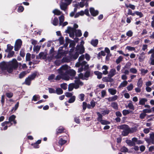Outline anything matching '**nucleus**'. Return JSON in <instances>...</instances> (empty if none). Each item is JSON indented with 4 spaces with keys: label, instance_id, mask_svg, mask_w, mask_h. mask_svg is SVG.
Segmentation results:
<instances>
[{
    "label": "nucleus",
    "instance_id": "f257e3e1",
    "mask_svg": "<svg viewBox=\"0 0 154 154\" xmlns=\"http://www.w3.org/2000/svg\"><path fill=\"white\" fill-rule=\"evenodd\" d=\"M70 67L66 65L61 66L57 70L58 73L63 76V79L66 81L69 80L70 79L68 75L69 69Z\"/></svg>",
    "mask_w": 154,
    "mask_h": 154
},
{
    "label": "nucleus",
    "instance_id": "f03ea898",
    "mask_svg": "<svg viewBox=\"0 0 154 154\" xmlns=\"http://www.w3.org/2000/svg\"><path fill=\"white\" fill-rule=\"evenodd\" d=\"M56 54V52L54 51V49L52 48L50 50L49 53V55L47 57V59L49 61H51L55 57L56 58H60L62 55V52H59L57 55L55 56Z\"/></svg>",
    "mask_w": 154,
    "mask_h": 154
},
{
    "label": "nucleus",
    "instance_id": "7ed1b4c3",
    "mask_svg": "<svg viewBox=\"0 0 154 154\" xmlns=\"http://www.w3.org/2000/svg\"><path fill=\"white\" fill-rule=\"evenodd\" d=\"M75 83H71L69 85L68 89L69 91H72L74 88H78L79 86H82L83 84V83L78 79L75 80Z\"/></svg>",
    "mask_w": 154,
    "mask_h": 154
},
{
    "label": "nucleus",
    "instance_id": "20e7f679",
    "mask_svg": "<svg viewBox=\"0 0 154 154\" xmlns=\"http://www.w3.org/2000/svg\"><path fill=\"white\" fill-rule=\"evenodd\" d=\"M76 52L73 57L74 59H76L79 56V54H81L84 53L85 49L84 46L82 45L77 46L76 48Z\"/></svg>",
    "mask_w": 154,
    "mask_h": 154
},
{
    "label": "nucleus",
    "instance_id": "39448f33",
    "mask_svg": "<svg viewBox=\"0 0 154 154\" xmlns=\"http://www.w3.org/2000/svg\"><path fill=\"white\" fill-rule=\"evenodd\" d=\"M118 128L123 130L122 134L124 136L127 135L129 133L128 130L129 126L127 125H123L119 126L118 127Z\"/></svg>",
    "mask_w": 154,
    "mask_h": 154
},
{
    "label": "nucleus",
    "instance_id": "423d86ee",
    "mask_svg": "<svg viewBox=\"0 0 154 154\" xmlns=\"http://www.w3.org/2000/svg\"><path fill=\"white\" fill-rule=\"evenodd\" d=\"M16 118V116L14 115H11L9 118V121H5L3 122L2 124V125L3 126L5 125H7L9 123H10L11 125H12V123H11V122H13V123L14 124H16L17 123V122L15 120Z\"/></svg>",
    "mask_w": 154,
    "mask_h": 154
},
{
    "label": "nucleus",
    "instance_id": "0eeeda50",
    "mask_svg": "<svg viewBox=\"0 0 154 154\" xmlns=\"http://www.w3.org/2000/svg\"><path fill=\"white\" fill-rule=\"evenodd\" d=\"M65 32L66 33L69 34V36L71 38H73L74 37V32H75V30L74 28L70 27H68L67 29L66 30Z\"/></svg>",
    "mask_w": 154,
    "mask_h": 154
},
{
    "label": "nucleus",
    "instance_id": "6e6552de",
    "mask_svg": "<svg viewBox=\"0 0 154 154\" xmlns=\"http://www.w3.org/2000/svg\"><path fill=\"white\" fill-rule=\"evenodd\" d=\"M22 44V41L20 39L17 40L15 43L14 45V50L17 51L20 48Z\"/></svg>",
    "mask_w": 154,
    "mask_h": 154
},
{
    "label": "nucleus",
    "instance_id": "1a4fd4ad",
    "mask_svg": "<svg viewBox=\"0 0 154 154\" xmlns=\"http://www.w3.org/2000/svg\"><path fill=\"white\" fill-rule=\"evenodd\" d=\"M90 76V72L88 71H87L85 73L84 75L82 73H80L79 75V78L82 79L87 80L88 78Z\"/></svg>",
    "mask_w": 154,
    "mask_h": 154
},
{
    "label": "nucleus",
    "instance_id": "9d476101",
    "mask_svg": "<svg viewBox=\"0 0 154 154\" xmlns=\"http://www.w3.org/2000/svg\"><path fill=\"white\" fill-rule=\"evenodd\" d=\"M85 58L84 55H82L79 58L78 61L77 62L75 65V66L77 67H78L80 66L81 63L84 61L83 60Z\"/></svg>",
    "mask_w": 154,
    "mask_h": 154
},
{
    "label": "nucleus",
    "instance_id": "9b49d317",
    "mask_svg": "<svg viewBox=\"0 0 154 154\" xmlns=\"http://www.w3.org/2000/svg\"><path fill=\"white\" fill-rule=\"evenodd\" d=\"M90 12L92 15L95 16L98 14L99 12L97 10H95L94 8H91L90 9Z\"/></svg>",
    "mask_w": 154,
    "mask_h": 154
},
{
    "label": "nucleus",
    "instance_id": "f8f14e48",
    "mask_svg": "<svg viewBox=\"0 0 154 154\" xmlns=\"http://www.w3.org/2000/svg\"><path fill=\"white\" fill-rule=\"evenodd\" d=\"M80 66L82 67H84V70H87L89 68V66L88 64H87V62L85 61H83L82 63H81Z\"/></svg>",
    "mask_w": 154,
    "mask_h": 154
},
{
    "label": "nucleus",
    "instance_id": "ddd939ff",
    "mask_svg": "<svg viewBox=\"0 0 154 154\" xmlns=\"http://www.w3.org/2000/svg\"><path fill=\"white\" fill-rule=\"evenodd\" d=\"M60 7L61 10L66 11V10L67 8L68 5L67 4L63 3H61L60 4Z\"/></svg>",
    "mask_w": 154,
    "mask_h": 154
},
{
    "label": "nucleus",
    "instance_id": "4468645a",
    "mask_svg": "<svg viewBox=\"0 0 154 154\" xmlns=\"http://www.w3.org/2000/svg\"><path fill=\"white\" fill-rule=\"evenodd\" d=\"M116 74V70L114 69H111L109 72V76L110 77H112L114 76Z\"/></svg>",
    "mask_w": 154,
    "mask_h": 154
},
{
    "label": "nucleus",
    "instance_id": "2eb2a0df",
    "mask_svg": "<svg viewBox=\"0 0 154 154\" xmlns=\"http://www.w3.org/2000/svg\"><path fill=\"white\" fill-rule=\"evenodd\" d=\"M128 83L127 81L125 80L122 82L120 84V85L119 86L118 88H121L126 86Z\"/></svg>",
    "mask_w": 154,
    "mask_h": 154
},
{
    "label": "nucleus",
    "instance_id": "dca6fc26",
    "mask_svg": "<svg viewBox=\"0 0 154 154\" xmlns=\"http://www.w3.org/2000/svg\"><path fill=\"white\" fill-rule=\"evenodd\" d=\"M147 101V100L146 98H140L139 99V104L141 105H144Z\"/></svg>",
    "mask_w": 154,
    "mask_h": 154
},
{
    "label": "nucleus",
    "instance_id": "f3484780",
    "mask_svg": "<svg viewBox=\"0 0 154 154\" xmlns=\"http://www.w3.org/2000/svg\"><path fill=\"white\" fill-rule=\"evenodd\" d=\"M109 93L112 95H114L116 94L117 91L116 89L113 88H110L108 89Z\"/></svg>",
    "mask_w": 154,
    "mask_h": 154
},
{
    "label": "nucleus",
    "instance_id": "a211bd4d",
    "mask_svg": "<svg viewBox=\"0 0 154 154\" xmlns=\"http://www.w3.org/2000/svg\"><path fill=\"white\" fill-rule=\"evenodd\" d=\"M145 53L143 52L140 54L139 57V60L140 62H142L143 61L145 58Z\"/></svg>",
    "mask_w": 154,
    "mask_h": 154
},
{
    "label": "nucleus",
    "instance_id": "6ab92c4d",
    "mask_svg": "<svg viewBox=\"0 0 154 154\" xmlns=\"http://www.w3.org/2000/svg\"><path fill=\"white\" fill-rule=\"evenodd\" d=\"M94 74L97 75V78L100 79H101L102 77V73L98 71H96L94 72Z\"/></svg>",
    "mask_w": 154,
    "mask_h": 154
},
{
    "label": "nucleus",
    "instance_id": "aec40b11",
    "mask_svg": "<svg viewBox=\"0 0 154 154\" xmlns=\"http://www.w3.org/2000/svg\"><path fill=\"white\" fill-rule=\"evenodd\" d=\"M102 69H104L103 71V73L104 75H106L108 73L107 70L108 69V67L106 65L103 66L102 67Z\"/></svg>",
    "mask_w": 154,
    "mask_h": 154
},
{
    "label": "nucleus",
    "instance_id": "412c9836",
    "mask_svg": "<svg viewBox=\"0 0 154 154\" xmlns=\"http://www.w3.org/2000/svg\"><path fill=\"white\" fill-rule=\"evenodd\" d=\"M52 12L55 15H60L62 13V12L59 10L57 9H55L53 10Z\"/></svg>",
    "mask_w": 154,
    "mask_h": 154
},
{
    "label": "nucleus",
    "instance_id": "4be33fe9",
    "mask_svg": "<svg viewBox=\"0 0 154 154\" xmlns=\"http://www.w3.org/2000/svg\"><path fill=\"white\" fill-rule=\"evenodd\" d=\"M118 98V97L117 95H114V96L109 97L107 98L108 100L109 101H112L116 100Z\"/></svg>",
    "mask_w": 154,
    "mask_h": 154
},
{
    "label": "nucleus",
    "instance_id": "5701e85b",
    "mask_svg": "<svg viewBox=\"0 0 154 154\" xmlns=\"http://www.w3.org/2000/svg\"><path fill=\"white\" fill-rule=\"evenodd\" d=\"M41 47V46L39 45L34 46L33 48V51L35 52L37 54L38 52Z\"/></svg>",
    "mask_w": 154,
    "mask_h": 154
},
{
    "label": "nucleus",
    "instance_id": "b1692460",
    "mask_svg": "<svg viewBox=\"0 0 154 154\" xmlns=\"http://www.w3.org/2000/svg\"><path fill=\"white\" fill-rule=\"evenodd\" d=\"M18 67H19V69H24L27 68V66L25 64H22L20 63H18Z\"/></svg>",
    "mask_w": 154,
    "mask_h": 154
},
{
    "label": "nucleus",
    "instance_id": "393cba45",
    "mask_svg": "<svg viewBox=\"0 0 154 154\" xmlns=\"http://www.w3.org/2000/svg\"><path fill=\"white\" fill-rule=\"evenodd\" d=\"M79 7L81 8H83L85 5L86 6V7L88 6V4L86 2L85 3V1H82V2H80L79 3Z\"/></svg>",
    "mask_w": 154,
    "mask_h": 154
},
{
    "label": "nucleus",
    "instance_id": "a878e982",
    "mask_svg": "<svg viewBox=\"0 0 154 154\" xmlns=\"http://www.w3.org/2000/svg\"><path fill=\"white\" fill-rule=\"evenodd\" d=\"M127 106L131 109L132 110H134V106L131 101H129V102L128 103Z\"/></svg>",
    "mask_w": 154,
    "mask_h": 154
},
{
    "label": "nucleus",
    "instance_id": "bb28decb",
    "mask_svg": "<svg viewBox=\"0 0 154 154\" xmlns=\"http://www.w3.org/2000/svg\"><path fill=\"white\" fill-rule=\"evenodd\" d=\"M37 75V73L36 72H35L32 73L31 75L29 76L28 77V78L32 81V80H33L35 78V77L36 75Z\"/></svg>",
    "mask_w": 154,
    "mask_h": 154
},
{
    "label": "nucleus",
    "instance_id": "cd10ccee",
    "mask_svg": "<svg viewBox=\"0 0 154 154\" xmlns=\"http://www.w3.org/2000/svg\"><path fill=\"white\" fill-rule=\"evenodd\" d=\"M143 81L141 78H140L139 79L137 83V85L138 87L141 88L143 85Z\"/></svg>",
    "mask_w": 154,
    "mask_h": 154
},
{
    "label": "nucleus",
    "instance_id": "c85d7f7f",
    "mask_svg": "<svg viewBox=\"0 0 154 154\" xmlns=\"http://www.w3.org/2000/svg\"><path fill=\"white\" fill-rule=\"evenodd\" d=\"M13 48V47L11 46L10 45H7V49L5 50V51L8 52L10 51H11Z\"/></svg>",
    "mask_w": 154,
    "mask_h": 154
},
{
    "label": "nucleus",
    "instance_id": "c756f323",
    "mask_svg": "<svg viewBox=\"0 0 154 154\" xmlns=\"http://www.w3.org/2000/svg\"><path fill=\"white\" fill-rule=\"evenodd\" d=\"M98 43V40L97 39L92 40L91 41V44L93 46L95 47L97 45Z\"/></svg>",
    "mask_w": 154,
    "mask_h": 154
},
{
    "label": "nucleus",
    "instance_id": "7c9ffc66",
    "mask_svg": "<svg viewBox=\"0 0 154 154\" xmlns=\"http://www.w3.org/2000/svg\"><path fill=\"white\" fill-rule=\"evenodd\" d=\"M76 72L73 69H69V74L71 76H74L76 74Z\"/></svg>",
    "mask_w": 154,
    "mask_h": 154
},
{
    "label": "nucleus",
    "instance_id": "2f4dec72",
    "mask_svg": "<svg viewBox=\"0 0 154 154\" xmlns=\"http://www.w3.org/2000/svg\"><path fill=\"white\" fill-rule=\"evenodd\" d=\"M52 23L54 26H57V25L58 23V19L56 17H55L53 20Z\"/></svg>",
    "mask_w": 154,
    "mask_h": 154
},
{
    "label": "nucleus",
    "instance_id": "473e14b6",
    "mask_svg": "<svg viewBox=\"0 0 154 154\" xmlns=\"http://www.w3.org/2000/svg\"><path fill=\"white\" fill-rule=\"evenodd\" d=\"M40 58L41 59H45L46 57V55L43 52H41L39 54Z\"/></svg>",
    "mask_w": 154,
    "mask_h": 154
},
{
    "label": "nucleus",
    "instance_id": "72a5a7b5",
    "mask_svg": "<svg viewBox=\"0 0 154 154\" xmlns=\"http://www.w3.org/2000/svg\"><path fill=\"white\" fill-rule=\"evenodd\" d=\"M60 21V26H61L64 20V17L63 15H61L59 17Z\"/></svg>",
    "mask_w": 154,
    "mask_h": 154
},
{
    "label": "nucleus",
    "instance_id": "f704fd0d",
    "mask_svg": "<svg viewBox=\"0 0 154 154\" xmlns=\"http://www.w3.org/2000/svg\"><path fill=\"white\" fill-rule=\"evenodd\" d=\"M111 106L114 109L118 110V107L117 104L115 102H113L111 103Z\"/></svg>",
    "mask_w": 154,
    "mask_h": 154
},
{
    "label": "nucleus",
    "instance_id": "c9c22d12",
    "mask_svg": "<svg viewBox=\"0 0 154 154\" xmlns=\"http://www.w3.org/2000/svg\"><path fill=\"white\" fill-rule=\"evenodd\" d=\"M55 92L58 94H62L63 93V91L61 89L58 88L56 89Z\"/></svg>",
    "mask_w": 154,
    "mask_h": 154
},
{
    "label": "nucleus",
    "instance_id": "e433bc0d",
    "mask_svg": "<svg viewBox=\"0 0 154 154\" xmlns=\"http://www.w3.org/2000/svg\"><path fill=\"white\" fill-rule=\"evenodd\" d=\"M75 35L77 36L80 37L82 35L81 31L80 30L78 29L76 30H75Z\"/></svg>",
    "mask_w": 154,
    "mask_h": 154
},
{
    "label": "nucleus",
    "instance_id": "4c0bfd02",
    "mask_svg": "<svg viewBox=\"0 0 154 154\" xmlns=\"http://www.w3.org/2000/svg\"><path fill=\"white\" fill-rule=\"evenodd\" d=\"M126 49L128 50L129 51H135L136 49L135 48L131 47L130 46H127L126 48Z\"/></svg>",
    "mask_w": 154,
    "mask_h": 154
},
{
    "label": "nucleus",
    "instance_id": "58836bf2",
    "mask_svg": "<svg viewBox=\"0 0 154 154\" xmlns=\"http://www.w3.org/2000/svg\"><path fill=\"white\" fill-rule=\"evenodd\" d=\"M141 72V74L142 75H144L146 74L148 72V70L147 69H141L140 70Z\"/></svg>",
    "mask_w": 154,
    "mask_h": 154
},
{
    "label": "nucleus",
    "instance_id": "ea45409f",
    "mask_svg": "<svg viewBox=\"0 0 154 154\" xmlns=\"http://www.w3.org/2000/svg\"><path fill=\"white\" fill-rule=\"evenodd\" d=\"M48 79V80L50 81H54V80H55V75L54 74H51L49 76Z\"/></svg>",
    "mask_w": 154,
    "mask_h": 154
},
{
    "label": "nucleus",
    "instance_id": "a19ab883",
    "mask_svg": "<svg viewBox=\"0 0 154 154\" xmlns=\"http://www.w3.org/2000/svg\"><path fill=\"white\" fill-rule=\"evenodd\" d=\"M73 5L74 7H75L74 8L75 11H76L77 8H79L80 7L79 3L75 2L73 4Z\"/></svg>",
    "mask_w": 154,
    "mask_h": 154
},
{
    "label": "nucleus",
    "instance_id": "79ce46f5",
    "mask_svg": "<svg viewBox=\"0 0 154 154\" xmlns=\"http://www.w3.org/2000/svg\"><path fill=\"white\" fill-rule=\"evenodd\" d=\"M123 59V57L122 56H120L119 57L116 59V63L117 64L119 63L120 62L122 61Z\"/></svg>",
    "mask_w": 154,
    "mask_h": 154
},
{
    "label": "nucleus",
    "instance_id": "37998d69",
    "mask_svg": "<svg viewBox=\"0 0 154 154\" xmlns=\"http://www.w3.org/2000/svg\"><path fill=\"white\" fill-rule=\"evenodd\" d=\"M97 114L98 116V117L97 119L98 121L100 122L102 120V116L99 112H97Z\"/></svg>",
    "mask_w": 154,
    "mask_h": 154
},
{
    "label": "nucleus",
    "instance_id": "c03bdc74",
    "mask_svg": "<svg viewBox=\"0 0 154 154\" xmlns=\"http://www.w3.org/2000/svg\"><path fill=\"white\" fill-rule=\"evenodd\" d=\"M126 142L130 146H134V144L133 143L132 140H126Z\"/></svg>",
    "mask_w": 154,
    "mask_h": 154
},
{
    "label": "nucleus",
    "instance_id": "a18cd8bd",
    "mask_svg": "<svg viewBox=\"0 0 154 154\" xmlns=\"http://www.w3.org/2000/svg\"><path fill=\"white\" fill-rule=\"evenodd\" d=\"M40 97L38 95H34L32 97V100L36 101L39 99Z\"/></svg>",
    "mask_w": 154,
    "mask_h": 154
},
{
    "label": "nucleus",
    "instance_id": "49530a36",
    "mask_svg": "<svg viewBox=\"0 0 154 154\" xmlns=\"http://www.w3.org/2000/svg\"><path fill=\"white\" fill-rule=\"evenodd\" d=\"M64 130V128L63 127H59L57 128V133H62Z\"/></svg>",
    "mask_w": 154,
    "mask_h": 154
},
{
    "label": "nucleus",
    "instance_id": "de8ad7c7",
    "mask_svg": "<svg viewBox=\"0 0 154 154\" xmlns=\"http://www.w3.org/2000/svg\"><path fill=\"white\" fill-rule=\"evenodd\" d=\"M26 74L25 71H23L20 73L19 75V78L20 79L23 77Z\"/></svg>",
    "mask_w": 154,
    "mask_h": 154
},
{
    "label": "nucleus",
    "instance_id": "09e8293b",
    "mask_svg": "<svg viewBox=\"0 0 154 154\" xmlns=\"http://www.w3.org/2000/svg\"><path fill=\"white\" fill-rule=\"evenodd\" d=\"M129 133H133L134 132H135L137 131V129L135 128H130L129 127Z\"/></svg>",
    "mask_w": 154,
    "mask_h": 154
},
{
    "label": "nucleus",
    "instance_id": "8fccbe9b",
    "mask_svg": "<svg viewBox=\"0 0 154 154\" xmlns=\"http://www.w3.org/2000/svg\"><path fill=\"white\" fill-rule=\"evenodd\" d=\"M133 85L131 84L127 87V89L128 91H131L133 89Z\"/></svg>",
    "mask_w": 154,
    "mask_h": 154
},
{
    "label": "nucleus",
    "instance_id": "3c124183",
    "mask_svg": "<svg viewBox=\"0 0 154 154\" xmlns=\"http://www.w3.org/2000/svg\"><path fill=\"white\" fill-rule=\"evenodd\" d=\"M75 96H73L71 97V98H70L68 101V102L69 103H71L73 102L75 100Z\"/></svg>",
    "mask_w": 154,
    "mask_h": 154
},
{
    "label": "nucleus",
    "instance_id": "603ef678",
    "mask_svg": "<svg viewBox=\"0 0 154 154\" xmlns=\"http://www.w3.org/2000/svg\"><path fill=\"white\" fill-rule=\"evenodd\" d=\"M8 52H9V53L7 57L8 58L12 57L14 54V52L13 51H10Z\"/></svg>",
    "mask_w": 154,
    "mask_h": 154
},
{
    "label": "nucleus",
    "instance_id": "864d4df0",
    "mask_svg": "<svg viewBox=\"0 0 154 154\" xmlns=\"http://www.w3.org/2000/svg\"><path fill=\"white\" fill-rule=\"evenodd\" d=\"M31 81L28 77L25 80V84L27 85H29L31 83Z\"/></svg>",
    "mask_w": 154,
    "mask_h": 154
},
{
    "label": "nucleus",
    "instance_id": "5fc2aeb1",
    "mask_svg": "<svg viewBox=\"0 0 154 154\" xmlns=\"http://www.w3.org/2000/svg\"><path fill=\"white\" fill-rule=\"evenodd\" d=\"M30 59L31 54L29 53L26 54V61H29L30 60Z\"/></svg>",
    "mask_w": 154,
    "mask_h": 154
},
{
    "label": "nucleus",
    "instance_id": "6e6d98bb",
    "mask_svg": "<svg viewBox=\"0 0 154 154\" xmlns=\"http://www.w3.org/2000/svg\"><path fill=\"white\" fill-rule=\"evenodd\" d=\"M128 150V149L125 146L122 147L120 149L121 151L123 152H127Z\"/></svg>",
    "mask_w": 154,
    "mask_h": 154
},
{
    "label": "nucleus",
    "instance_id": "4d7b16f0",
    "mask_svg": "<svg viewBox=\"0 0 154 154\" xmlns=\"http://www.w3.org/2000/svg\"><path fill=\"white\" fill-rule=\"evenodd\" d=\"M100 123L102 125H108L110 123V122L107 121L102 120L100 122Z\"/></svg>",
    "mask_w": 154,
    "mask_h": 154
},
{
    "label": "nucleus",
    "instance_id": "13d9d810",
    "mask_svg": "<svg viewBox=\"0 0 154 154\" xmlns=\"http://www.w3.org/2000/svg\"><path fill=\"white\" fill-rule=\"evenodd\" d=\"M61 87L64 90H66L67 88V85L66 83H63L60 85Z\"/></svg>",
    "mask_w": 154,
    "mask_h": 154
},
{
    "label": "nucleus",
    "instance_id": "bf43d9fd",
    "mask_svg": "<svg viewBox=\"0 0 154 154\" xmlns=\"http://www.w3.org/2000/svg\"><path fill=\"white\" fill-rule=\"evenodd\" d=\"M66 142V141L63 140L62 139H60L59 141V143L61 145H63Z\"/></svg>",
    "mask_w": 154,
    "mask_h": 154
},
{
    "label": "nucleus",
    "instance_id": "052dcab7",
    "mask_svg": "<svg viewBox=\"0 0 154 154\" xmlns=\"http://www.w3.org/2000/svg\"><path fill=\"white\" fill-rule=\"evenodd\" d=\"M130 112V111L128 110H124L122 111V113L124 116H126L129 114Z\"/></svg>",
    "mask_w": 154,
    "mask_h": 154
},
{
    "label": "nucleus",
    "instance_id": "680f3d73",
    "mask_svg": "<svg viewBox=\"0 0 154 154\" xmlns=\"http://www.w3.org/2000/svg\"><path fill=\"white\" fill-rule=\"evenodd\" d=\"M102 80L103 82H110V79L108 77H103Z\"/></svg>",
    "mask_w": 154,
    "mask_h": 154
},
{
    "label": "nucleus",
    "instance_id": "e2e57ef3",
    "mask_svg": "<svg viewBox=\"0 0 154 154\" xmlns=\"http://www.w3.org/2000/svg\"><path fill=\"white\" fill-rule=\"evenodd\" d=\"M61 79H63V76L62 75L59 74L55 78V80L57 81Z\"/></svg>",
    "mask_w": 154,
    "mask_h": 154
},
{
    "label": "nucleus",
    "instance_id": "0e129e2a",
    "mask_svg": "<svg viewBox=\"0 0 154 154\" xmlns=\"http://www.w3.org/2000/svg\"><path fill=\"white\" fill-rule=\"evenodd\" d=\"M133 32L131 30H129L126 33V35L129 37H131L133 35Z\"/></svg>",
    "mask_w": 154,
    "mask_h": 154
},
{
    "label": "nucleus",
    "instance_id": "69168bd1",
    "mask_svg": "<svg viewBox=\"0 0 154 154\" xmlns=\"http://www.w3.org/2000/svg\"><path fill=\"white\" fill-rule=\"evenodd\" d=\"M152 112V110L151 109H145L143 110V112H144L145 114L146 113H149Z\"/></svg>",
    "mask_w": 154,
    "mask_h": 154
},
{
    "label": "nucleus",
    "instance_id": "338daca9",
    "mask_svg": "<svg viewBox=\"0 0 154 154\" xmlns=\"http://www.w3.org/2000/svg\"><path fill=\"white\" fill-rule=\"evenodd\" d=\"M130 71L133 73H136L137 72V70L135 68H131L130 69Z\"/></svg>",
    "mask_w": 154,
    "mask_h": 154
},
{
    "label": "nucleus",
    "instance_id": "774afa93",
    "mask_svg": "<svg viewBox=\"0 0 154 154\" xmlns=\"http://www.w3.org/2000/svg\"><path fill=\"white\" fill-rule=\"evenodd\" d=\"M85 95L84 94H81L79 95V98L82 101L84 100Z\"/></svg>",
    "mask_w": 154,
    "mask_h": 154
}]
</instances>
